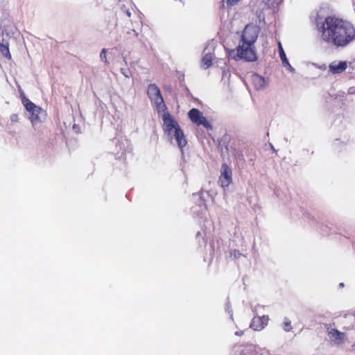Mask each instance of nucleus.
<instances>
[{
  "mask_svg": "<svg viewBox=\"0 0 355 355\" xmlns=\"http://www.w3.org/2000/svg\"><path fill=\"white\" fill-rule=\"evenodd\" d=\"M278 49H279V56H280V58L282 60L283 64L289 65V62L286 58V54L284 53V51L282 48V44L280 42H279V44H278Z\"/></svg>",
  "mask_w": 355,
  "mask_h": 355,
  "instance_id": "2eb2a0df",
  "label": "nucleus"
},
{
  "mask_svg": "<svg viewBox=\"0 0 355 355\" xmlns=\"http://www.w3.org/2000/svg\"><path fill=\"white\" fill-rule=\"evenodd\" d=\"M127 15L130 17V12L129 11L127 12Z\"/></svg>",
  "mask_w": 355,
  "mask_h": 355,
  "instance_id": "b1692460",
  "label": "nucleus"
},
{
  "mask_svg": "<svg viewBox=\"0 0 355 355\" xmlns=\"http://www.w3.org/2000/svg\"><path fill=\"white\" fill-rule=\"evenodd\" d=\"M21 102L26 110L31 114V121L35 123L40 120L39 114L42 112L41 107L37 106L35 103L30 101L24 94H21Z\"/></svg>",
  "mask_w": 355,
  "mask_h": 355,
  "instance_id": "39448f33",
  "label": "nucleus"
},
{
  "mask_svg": "<svg viewBox=\"0 0 355 355\" xmlns=\"http://www.w3.org/2000/svg\"><path fill=\"white\" fill-rule=\"evenodd\" d=\"M282 328L286 332H289L293 329L291 322L288 318H284V322L282 323Z\"/></svg>",
  "mask_w": 355,
  "mask_h": 355,
  "instance_id": "dca6fc26",
  "label": "nucleus"
},
{
  "mask_svg": "<svg viewBox=\"0 0 355 355\" xmlns=\"http://www.w3.org/2000/svg\"><path fill=\"white\" fill-rule=\"evenodd\" d=\"M101 59L104 61L106 64L108 63L107 60V50L105 49H103L101 54H100Z\"/></svg>",
  "mask_w": 355,
  "mask_h": 355,
  "instance_id": "a211bd4d",
  "label": "nucleus"
},
{
  "mask_svg": "<svg viewBox=\"0 0 355 355\" xmlns=\"http://www.w3.org/2000/svg\"><path fill=\"white\" fill-rule=\"evenodd\" d=\"M278 1L279 0H274L272 1H270V0H268V4L269 6H273L274 7L275 6V4H277L278 3Z\"/></svg>",
  "mask_w": 355,
  "mask_h": 355,
  "instance_id": "412c9836",
  "label": "nucleus"
},
{
  "mask_svg": "<svg viewBox=\"0 0 355 355\" xmlns=\"http://www.w3.org/2000/svg\"><path fill=\"white\" fill-rule=\"evenodd\" d=\"M251 79L252 85L257 90L262 89L266 85L265 78L257 73L253 74Z\"/></svg>",
  "mask_w": 355,
  "mask_h": 355,
  "instance_id": "9b49d317",
  "label": "nucleus"
},
{
  "mask_svg": "<svg viewBox=\"0 0 355 355\" xmlns=\"http://www.w3.org/2000/svg\"><path fill=\"white\" fill-rule=\"evenodd\" d=\"M212 64V57L210 54H206L201 60V66L204 69H207Z\"/></svg>",
  "mask_w": 355,
  "mask_h": 355,
  "instance_id": "ddd939ff",
  "label": "nucleus"
},
{
  "mask_svg": "<svg viewBox=\"0 0 355 355\" xmlns=\"http://www.w3.org/2000/svg\"><path fill=\"white\" fill-rule=\"evenodd\" d=\"M232 181V171L230 166L223 163L221 165L220 175L218 182L222 187H228Z\"/></svg>",
  "mask_w": 355,
  "mask_h": 355,
  "instance_id": "0eeeda50",
  "label": "nucleus"
},
{
  "mask_svg": "<svg viewBox=\"0 0 355 355\" xmlns=\"http://www.w3.org/2000/svg\"><path fill=\"white\" fill-rule=\"evenodd\" d=\"M232 154L234 158V159L238 163L243 164L245 162V158L243 154V152L240 150L234 149L232 152Z\"/></svg>",
  "mask_w": 355,
  "mask_h": 355,
  "instance_id": "f8f14e48",
  "label": "nucleus"
},
{
  "mask_svg": "<svg viewBox=\"0 0 355 355\" xmlns=\"http://www.w3.org/2000/svg\"><path fill=\"white\" fill-rule=\"evenodd\" d=\"M243 334V331H237L235 332V335L239 336H242Z\"/></svg>",
  "mask_w": 355,
  "mask_h": 355,
  "instance_id": "4be33fe9",
  "label": "nucleus"
},
{
  "mask_svg": "<svg viewBox=\"0 0 355 355\" xmlns=\"http://www.w3.org/2000/svg\"><path fill=\"white\" fill-rule=\"evenodd\" d=\"M244 256L242 253L239 252L238 250H232L230 252V257L232 259H237Z\"/></svg>",
  "mask_w": 355,
  "mask_h": 355,
  "instance_id": "f3484780",
  "label": "nucleus"
},
{
  "mask_svg": "<svg viewBox=\"0 0 355 355\" xmlns=\"http://www.w3.org/2000/svg\"><path fill=\"white\" fill-rule=\"evenodd\" d=\"M147 95L150 101L155 105L156 109L159 112L166 109L164 98L161 94L159 88L155 84H150L147 89Z\"/></svg>",
  "mask_w": 355,
  "mask_h": 355,
  "instance_id": "20e7f679",
  "label": "nucleus"
},
{
  "mask_svg": "<svg viewBox=\"0 0 355 355\" xmlns=\"http://www.w3.org/2000/svg\"><path fill=\"white\" fill-rule=\"evenodd\" d=\"M257 39V29L247 26L242 34V44L236 48V53L232 55L235 60H245L248 62H254L257 60V54L253 46Z\"/></svg>",
  "mask_w": 355,
  "mask_h": 355,
  "instance_id": "f03ea898",
  "label": "nucleus"
},
{
  "mask_svg": "<svg viewBox=\"0 0 355 355\" xmlns=\"http://www.w3.org/2000/svg\"><path fill=\"white\" fill-rule=\"evenodd\" d=\"M0 51L3 54V55L8 60H10L12 58L11 54L10 53L8 44H1L0 45Z\"/></svg>",
  "mask_w": 355,
  "mask_h": 355,
  "instance_id": "4468645a",
  "label": "nucleus"
},
{
  "mask_svg": "<svg viewBox=\"0 0 355 355\" xmlns=\"http://www.w3.org/2000/svg\"><path fill=\"white\" fill-rule=\"evenodd\" d=\"M328 334L330 338L338 345L342 344L345 338V334L336 329H331L329 331Z\"/></svg>",
  "mask_w": 355,
  "mask_h": 355,
  "instance_id": "9d476101",
  "label": "nucleus"
},
{
  "mask_svg": "<svg viewBox=\"0 0 355 355\" xmlns=\"http://www.w3.org/2000/svg\"><path fill=\"white\" fill-rule=\"evenodd\" d=\"M188 115L191 121L197 125H202L207 130L212 129V125L198 109L192 108Z\"/></svg>",
  "mask_w": 355,
  "mask_h": 355,
  "instance_id": "423d86ee",
  "label": "nucleus"
},
{
  "mask_svg": "<svg viewBox=\"0 0 355 355\" xmlns=\"http://www.w3.org/2000/svg\"><path fill=\"white\" fill-rule=\"evenodd\" d=\"M269 320L268 315L255 316L250 324V327L254 331H261L267 326Z\"/></svg>",
  "mask_w": 355,
  "mask_h": 355,
  "instance_id": "6e6552de",
  "label": "nucleus"
},
{
  "mask_svg": "<svg viewBox=\"0 0 355 355\" xmlns=\"http://www.w3.org/2000/svg\"><path fill=\"white\" fill-rule=\"evenodd\" d=\"M10 120L12 122H17L19 121V116H18V114H12L11 116H10Z\"/></svg>",
  "mask_w": 355,
  "mask_h": 355,
  "instance_id": "aec40b11",
  "label": "nucleus"
},
{
  "mask_svg": "<svg viewBox=\"0 0 355 355\" xmlns=\"http://www.w3.org/2000/svg\"><path fill=\"white\" fill-rule=\"evenodd\" d=\"M347 64L346 61H340L339 62H332L329 64V71L333 74L341 73L346 70Z\"/></svg>",
  "mask_w": 355,
  "mask_h": 355,
  "instance_id": "1a4fd4ad",
  "label": "nucleus"
},
{
  "mask_svg": "<svg viewBox=\"0 0 355 355\" xmlns=\"http://www.w3.org/2000/svg\"><path fill=\"white\" fill-rule=\"evenodd\" d=\"M321 40L336 47H345L355 40V28L352 24L335 16H327L316 22Z\"/></svg>",
  "mask_w": 355,
  "mask_h": 355,
  "instance_id": "f257e3e1",
  "label": "nucleus"
},
{
  "mask_svg": "<svg viewBox=\"0 0 355 355\" xmlns=\"http://www.w3.org/2000/svg\"><path fill=\"white\" fill-rule=\"evenodd\" d=\"M241 0H226V3L228 8L236 5Z\"/></svg>",
  "mask_w": 355,
  "mask_h": 355,
  "instance_id": "6ab92c4d",
  "label": "nucleus"
},
{
  "mask_svg": "<svg viewBox=\"0 0 355 355\" xmlns=\"http://www.w3.org/2000/svg\"><path fill=\"white\" fill-rule=\"evenodd\" d=\"M162 119L163 129L164 132L170 135H171L172 131L174 130V137L177 141L178 146L180 148H184L187 145V141L178 123L168 112L164 114Z\"/></svg>",
  "mask_w": 355,
  "mask_h": 355,
  "instance_id": "7ed1b4c3",
  "label": "nucleus"
},
{
  "mask_svg": "<svg viewBox=\"0 0 355 355\" xmlns=\"http://www.w3.org/2000/svg\"><path fill=\"white\" fill-rule=\"evenodd\" d=\"M255 159V156L253 155L252 157L250 159V161H254Z\"/></svg>",
  "mask_w": 355,
  "mask_h": 355,
  "instance_id": "5701e85b",
  "label": "nucleus"
}]
</instances>
